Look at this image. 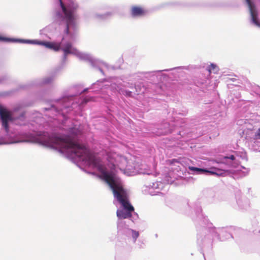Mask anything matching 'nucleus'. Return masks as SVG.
<instances>
[{
  "mask_svg": "<svg viewBox=\"0 0 260 260\" xmlns=\"http://www.w3.org/2000/svg\"><path fill=\"white\" fill-rule=\"evenodd\" d=\"M71 132L72 134H73L75 135H77L78 134L80 133V132L78 130L75 128H72L71 129Z\"/></svg>",
  "mask_w": 260,
  "mask_h": 260,
  "instance_id": "obj_14",
  "label": "nucleus"
},
{
  "mask_svg": "<svg viewBox=\"0 0 260 260\" xmlns=\"http://www.w3.org/2000/svg\"><path fill=\"white\" fill-rule=\"evenodd\" d=\"M0 116L2 120L3 126L7 132L9 131L8 121L11 120V114L6 109L0 106Z\"/></svg>",
  "mask_w": 260,
  "mask_h": 260,
  "instance_id": "obj_5",
  "label": "nucleus"
},
{
  "mask_svg": "<svg viewBox=\"0 0 260 260\" xmlns=\"http://www.w3.org/2000/svg\"><path fill=\"white\" fill-rule=\"evenodd\" d=\"M132 237L134 239L135 241H136L137 238L139 236V233L138 232L134 231L133 230H132Z\"/></svg>",
  "mask_w": 260,
  "mask_h": 260,
  "instance_id": "obj_12",
  "label": "nucleus"
},
{
  "mask_svg": "<svg viewBox=\"0 0 260 260\" xmlns=\"http://www.w3.org/2000/svg\"><path fill=\"white\" fill-rule=\"evenodd\" d=\"M51 142L58 148L63 149L67 153H70L71 156L80 158L83 160L88 161L90 165H92L102 173V178L106 182L104 177L105 174H107L114 179L113 176L107 173L104 167L101 163V159L91 154L89 149L84 145L75 143L72 141L69 136L65 137H54Z\"/></svg>",
  "mask_w": 260,
  "mask_h": 260,
  "instance_id": "obj_1",
  "label": "nucleus"
},
{
  "mask_svg": "<svg viewBox=\"0 0 260 260\" xmlns=\"http://www.w3.org/2000/svg\"><path fill=\"white\" fill-rule=\"evenodd\" d=\"M147 12V10L140 6H134L131 8V14L134 17L143 16L145 15Z\"/></svg>",
  "mask_w": 260,
  "mask_h": 260,
  "instance_id": "obj_7",
  "label": "nucleus"
},
{
  "mask_svg": "<svg viewBox=\"0 0 260 260\" xmlns=\"http://www.w3.org/2000/svg\"><path fill=\"white\" fill-rule=\"evenodd\" d=\"M59 1L66 20V28L64 31L66 34L69 35L70 33V25L74 24L76 19L75 13L78 8V6L77 4H73L68 6L67 8L64 5L62 0Z\"/></svg>",
  "mask_w": 260,
  "mask_h": 260,
  "instance_id": "obj_3",
  "label": "nucleus"
},
{
  "mask_svg": "<svg viewBox=\"0 0 260 260\" xmlns=\"http://www.w3.org/2000/svg\"><path fill=\"white\" fill-rule=\"evenodd\" d=\"M205 172H207V173H210V174H212V175H217V176H219V175H220L221 174H218L215 172H214V171H205Z\"/></svg>",
  "mask_w": 260,
  "mask_h": 260,
  "instance_id": "obj_15",
  "label": "nucleus"
},
{
  "mask_svg": "<svg viewBox=\"0 0 260 260\" xmlns=\"http://www.w3.org/2000/svg\"><path fill=\"white\" fill-rule=\"evenodd\" d=\"M255 136L258 137V138H260V127L258 128L257 132L255 135Z\"/></svg>",
  "mask_w": 260,
  "mask_h": 260,
  "instance_id": "obj_17",
  "label": "nucleus"
},
{
  "mask_svg": "<svg viewBox=\"0 0 260 260\" xmlns=\"http://www.w3.org/2000/svg\"><path fill=\"white\" fill-rule=\"evenodd\" d=\"M218 70L219 69L217 66L213 63H211L208 69V71L209 74H211L212 72H213L214 74H216L218 72Z\"/></svg>",
  "mask_w": 260,
  "mask_h": 260,
  "instance_id": "obj_9",
  "label": "nucleus"
},
{
  "mask_svg": "<svg viewBox=\"0 0 260 260\" xmlns=\"http://www.w3.org/2000/svg\"><path fill=\"white\" fill-rule=\"evenodd\" d=\"M104 177L106 182L112 189L114 197L126 210L124 211L123 210H118L116 212L117 217L119 219L131 218L132 216V212L134 211V208L128 201L126 192L121 184L117 183L110 176L105 174Z\"/></svg>",
  "mask_w": 260,
  "mask_h": 260,
  "instance_id": "obj_2",
  "label": "nucleus"
},
{
  "mask_svg": "<svg viewBox=\"0 0 260 260\" xmlns=\"http://www.w3.org/2000/svg\"><path fill=\"white\" fill-rule=\"evenodd\" d=\"M32 44L41 45L46 48H49L55 51H58L60 49V43L54 42H44L38 40H32L30 41Z\"/></svg>",
  "mask_w": 260,
  "mask_h": 260,
  "instance_id": "obj_6",
  "label": "nucleus"
},
{
  "mask_svg": "<svg viewBox=\"0 0 260 260\" xmlns=\"http://www.w3.org/2000/svg\"><path fill=\"white\" fill-rule=\"evenodd\" d=\"M224 159H231L232 160H234L235 159V157L234 156V155H231L229 157H228V156H224Z\"/></svg>",
  "mask_w": 260,
  "mask_h": 260,
  "instance_id": "obj_16",
  "label": "nucleus"
},
{
  "mask_svg": "<svg viewBox=\"0 0 260 260\" xmlns=\"http://www.w3.org/2000/svg\"><path fill=\"white\" fill-rule=\"evenodd\" d=\"M62 50L64 52V56L69 54L75 53L77 51V49L72 47V43L70 42L66 43L62 48Z\"/></svg>",
  "mask_w": 260,
  "mask_h": 260,
  "instance_id": "obj_8",
  "label": "nucleus"
},
{
  "mask_svg": "<svg viewBox=\"0 0 260 260\" xmlns=\"http://www.w3.org/2000/svg\"><path fill=\"white\" fill-rule=\"evenodd\" d=\"M248 6L252 22L257 26L260 27V21L258 19V13L254 4L251 0H245Z\"/></svg>",
  "mask_w": 260,
  "mask_h": 260,
  "instance_id": "obj_4",
  "label": "nucleus"
},
{
  "mask_svg": "<svg viewBox=\"0 0 260 260\" xmlns=\"http://www.w3.org/2000/svg\"><path fill=\"white\" fill-rule=\"evenodd\" d=\"M117 158H118V159L116 160V162L117 163H119V164H120L121 162L125 163L127 162L126 159L123 156H118Z\"/></svg>",
  "mask_w": 260,
  "mask_h": 260,
  "instance_id": "obj_11",
  "label": "nucleus"
},
{
  "mask_svg": "<svg viewBox=\"0 0 260 260\" xmlns=\"http://www.w3.org/2000/svg\"><path fill=\"white\" fill-rule=\"evenodd\" d=\"M11 40V39L0 36V42H10Z\"/></svg>",
  "mask_w": 260,
  "mask_h": 260,
  "instance_id": "obj_13",
  "label": "nucleus"
},
{
  "mask_svg": "<svg viewBox=\"0 0 260 260\" xmlns=\"http://www.w3.org/2000/svg\"><path fill=\"white\" fill-rule=\"evenodd\" d=\"M188 169L190 171H197V172H198L199 173H204L205 171H207V170L203 169H201V168H196V167H189Z\"/></svg>",
  "mask_w": 260,
  "mask_h": 260,
  "instance_id": "obj_10",
  "label": "nucleus"
},
{
  "mask_svg": "<svg viewBox=\"0 0 260 260\" xmlns=\"http://www.w3.org/2000/svg\"><path fill=\"white\" fill-rule=\"evenodd\" d=\"M172 161H176V162H177V161L176 159H173V160H172Z\"/></svg>",
  "mask_w": 260,
  "mask_h": 260,
  "instance_id": "obj_18",
  "label": "nucleus"
}]
</instances>
